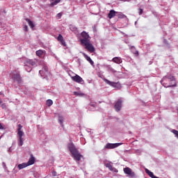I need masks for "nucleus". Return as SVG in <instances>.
<instances>
[{
	"label": "nucleus",
	"mask_w": 178,
	"mask_h": 178,
	"mask_svg": "<svg viewBox=\"0 0 178 178\" xmlns=\"http://www.w3.org/2000/svg\"><path fill=\"white\" fill-rule=\"evenodd\" d=\"M10 77L13 80V81L17 82L18 84L22 83V77L20 76V73L17 71H14L10 74Z\"/></svg>",
	"instance_id": "423d86ee"
},
{
	"label": "nucleus",
	"mask_w": 178,
	"mask_h": 178,
	"mask_svg": "<svg viewBox=\"0 0 178 178\" xmlns=\"http://www.w3.org/2000/svg\"><path fill=\"white\" fill-rule=\"evenodd\" d=\"M113 62H114V63H117L118 65H120V63H122V62H123V60H122V58L120 57H114L112 59Z\"/></svg>",
	"instance_id": "dca6fc26"
},
{
	"label": "nucleus",
	"mask_w": 178,
	"mask_h": 178,
	"mask_svg": "<svg viewBox=\"0 0 178 178\" xmlns=\"http://www.w3.org/2000/svg\"><path fill=\"white\" fill-rule=\"evenodd\" d=\"M2 166L3 169H6V163H5V162H2Z\"/></svg>",
	"instance_id": "ea45409f"
},
{
	"label": "nucleus",
	"mask_w": 178,
	"mask_h": 178,
	"mask_svg": "<svg viewBox=\"0 0 178 178\" xmlns=\"http://www.w3.org/2000/svg\"><path fill=\"white\" fill-rule=\"evenodd\" d=\"M81 37L80 42L81 45L90 42V40H91V37H90V35L86 31L81 32Z\"/></svg>",
	"instance_id": "39448f33"
},
{
	"label": "nucleus",
	"mask_w": 178,
	"mask_h": 178,
	"mask_svg": "<svg viewBox=\"0 0 178 178\" xmlns=\"http://www.w3.org/2000/svg\"><path fill=\"white\" fill-rule=\"evenodd\" d=\"M106 167L108 168V169H109V170H111V172H113V167H112V165H111V163H107L106 165ZM114 172H118V170L114 168Z\"/></svg>",
	"instance_id": "5701e85b"
},
{
	"label": "nucleus",
	"mask_w": 178,
	"mask_h": 178,
	"mask_svg": "<svg viewBox=\"0 0 178 178\" xmlns=\"http://www.w3.org/2000/svg\"><path fill=\"white\" fill-rule=\"evenodd\" d=\"M118 17H120L121 19H123V17H126V15L122 14V13H120L118 15Z\"/></svg>",
	"instance_id": "f704fd0d"
},
{
	"label": "nucleus",
	"mask_w": 178,
	"mask_h": 178,
	"mask_svg": "<svg viewBox=\"0 0 178 178\" xmlns=\"http://www.w3.org/2000/svg\"><path fill=\"white\" fill-rule=\"evenodd\" d=\"M163 42H164V44H165V45H167V47H169V44L168 43V40L164 39Z\"/></svg>",
	"instance_id": "4c0bfd02"
},
{
	"label": "nucleus",
	"mask_w": 178,
	"mask_h": 178,
	"mask_svg": "<svg viewBox=\"0 0 178 178\" xmlns=\"http://www.w3.org/2000/svg\"><path fill=\"white\" fill-rule=\"evenodd\" d=\"M52 175L55 177H56V171H53L52 172Z\"/></svg>",
	"instance_id": "a19ab883"
},
{
	"label": "nucleus",
	"mask_w": 178,
	"mask_h": 178,
	"mask_svg": "<svg viewBox=\"0 0 178 178\" xmlns=\"http://www.w3.org/2000/svg\"><path fill=\"white\" fill-rule=\"evenodd\" d=\"M35 163V158H34V156H33V154H31V157L29 159L28 162L26 163V165H28V166H30L31 165H34Z\"/></svg>",
	"instance_id": "ddd939ff"
},
{
	"label": "nucleus",
	"mask_w": 178,
	"mask_h": 178,
	"mask_svg": "<svg viewBox=\"0 0 178 178\" xmlns=\"http://www.w3.org/2000/svg\"><path fill=\"white\" fill-rule=\"evenodd\" d=\"M115 16H116V11L114 10H110V12L108 15V17L109 19H113V17H115Z\"/></svg>",
	"instance_id": "f3484780"
},
{
	"label": "nucleus",
	"mask_w": 178,
	"mask_h": 178,
	"mask_svg": "<svg viewBox=\"0 0 178 178\" xmlns=\"http://www.w3.org/2000/svg\"><path fill=\"white\" fill-rule=\"evenodd\" d=\"M26 22H27L29 26L31 29L34 28V23H33V22H32L31 20H30V19H26Z\"/></svg>",
	"instance_id": "393cba45"
},
{
	"label": "nucleus",
	"mask_w": 178,
	"mask_h": 178,
	"mask_svg": "<svg viewBox=\"0 0 178 178\" xmlns=\"http://www.w3.org/2000/svg\"><path fill=\"white\" fill-rule=\"evenodd\" d=\"M129 49L131 50V52H132V54L136 55V56H138V51L136 49V47L134 46H131L129 47Z\"/></svg>",
	"instance_id": "a211bd4d"
},
{
	"label": "nucleus",
	"mask_w": 178,
	"mask_h": 178,
	"mask_svg": "<svg viewBox=\"0 0 178 178\" xmlns=\"http://www.w3.org/2000/svg\"><path fill=\"white\" fill-rule=\"evenodd\" d=\"M135 24H137V22H135Z\"/></svg>",
	"instance_id": "c03bdc74"
},
{
	"label": "nucleus",
	"mask_w": 178,
	"mask_h": 178,
	"mask_svg": "<svg viewBox=\"0 0 178 178\" xmlns=\"http://www.w3.org/2000/svg\"><path fill=\"white\" fill-rule=\"evenodd\" d=\"M24 63L25 70H26L28 73H30V72L33 70V67H35V66H37V63L34 60L27 59Z\"/></svg>",
	"instance_id": "7ed1b4c3"
},
{
	"label": "nucleus",
	"mask_w": 178,
	"mask_h": 178,
	"mask_svg": "<svg viewBox=\"0 0 178 178\" xmlns=\"http://www.w3.org/2000/svg\"><path fill=\"white\" fill-rule=\"evenodd\" d=\"M83 47H85L86 49H87L89 52H95V47L91 44L90 42H88L87 43H84L82 44Z\"/></svg>",
	"instance_id": "9d476101"
},
{
	"label": "nucleus",
	"mask_w": 178,
	"mask_h": 178,
	"mask_svg": "<svg viewBox=\"0 0 178 178\" xmlns=\"http://www.w3.org/2000/svg\"><path fill=\"white\" fill-rule=\"evenodd\" d=\"M40 65H42V70L39 71V74L40 77L45 79L49 74L48 67L47 66V63L44 61L40 62Z\"/></svg>",
	"instance_id": "20e7f679"
},
{
	"label": "nucleus",
	"mask_w": 178,
	"mask_h": 178,
	"mask_svg": "<svg viewBox=\"0 0 178 178\" xmlns=\"http://www.w3.org/2000/svg\"><path fill=\"white\" fill-rule=\"evenodd\" d=\"M18 134V141L24 140V138H23V136H24V132L19 131L17 133Z\"/></svg>",
	"instance_id": "6ab92c4d"
},
{
	"label": "nucleus",
	"mask_w": 178,
	"mask_h": 178,
	"mask_svg": "<svg viewBox=\"0 0 178 178\" xmlns=\"http://www.w3.org/2000/svg\"><path fill=\"white\" fill-rule=\"evenodd\" d=\"M23 144H24V140H18L19 147H22Z\"/></svg>",
	"instance_id": "c756f323"
},
{
	"label": "nucleus",
	"mask_w": 178,
	"mask_h": 178,
	"mask_svg": "<svg viewBox=\"0 0 178 178\" xmlns=\"http://www.w3.org/2000/svg\"><path fill=\"white\" fill-rule=\"evenodd\" d=\"M123 143H107L104 148L106 149H113L115 148H118V147H120Z\"/></svg>",
	"instance_id": "1a4fd4ad"
},
{
	"label": "nucleus",
	"mask_w": 178,
	"mask_h": 178,
	"mask_svg": "<svg viewBox=\"0 0 178 178\" xmlns=\"http://www.w3.org/2000/svg\"><path fill=\"white\" fill-rule=\"evenodd\" d=\"M57 17H58V19H61V17H62V13H58V14H57Z\"/></svg>",
	"instance_id": "c9c22d12"
},
{
	"label": "nucleus",
	"mask_w": 178,
	"mask_h": 178,
	"mask_svg": "<svg viewBox=\"0 0 178 178\" xmlns=\"http://www.w3.org/2000/svg\"><path fill=\"white\" fill-rule=\"evenodd\" d=\"M122 99H120L115 103L114 108L115 109L116 112H120V110L122 109Z\"/></svg>",
	"instance_id": "9b49d317"
},
{
	"label": "nucleus",
	"mask_w": 178,
	"mask_h": 178,
	"mask_svg": "<svg viewBox=\"0 0 178 178\" xmlns=\"http://www.w3.org/2000/svg\"><path fill=\"white\" fill-rule=\"evenodd\" d=\"M8 151H10V152H12V150L10 149V148H9Z\"/></svg>",
	"instance_id": "37998d69"
},
{
	"label": "nucleus",
	"mask_w": 178,
	"mask_h": 178,
	"mask_svg": "<svg viewBox=\"0 0 178 178\" xmlns=\"http://www.w3.org/2000/svg\"><path fill=\"white\" fill-rule=\"evenodd\" d=\"M0 95H1V92H0Z\"/></svg>",
	"instance_id": "49530a36"
},
{
	"label": "nucleus",
	"mask_w": 178,
	"mask_h": 178,
	"mask_svg": "<svg viewBox=\"0 0 178 178\" xmlns=\"http://www.w3.org/2000/svg\"><path fill=\"white\" fill-rule=\"evenodd\" d=\"M45 52L44 50H38L36 51V55L37 56H39L40 58H41V56H42V55H44V53Z\"/></svg>",
	"instance_id": "4be33fe9"
},
{
	"label": "nucleus",
	"mask_w": 178,
	"mask_h": 178,
	"mask_svg": "<svg viewBox=\"0 0 178 178\" xmlns=\"http://www.w3.org/2000/svg\"><path fill=\"white\" fill-rule=\"evenodd\" d=\"M72 80L73 81H75V83H83V81H84V80H83V78H81V76H79L78 74H76L74 76H72Z\"/></svg>",
	"instance_id": "f8f14e48"
},
{
	"label": "nucleus",
	"mask_w": 178,
	"mask_h": 178,
	"mask_svg": "<svg viewBox=\"0 0 178 178\" xmlns=\"http://www.w3.org/2000/svg\"><path fill=\"white\" fill-rule=\"evenodd\" d=\"M23 127L22 126V124H19L18 125V133H20V131H22V128Z\"/></svg>",
	"instance_id": "473e14b6"
},
{
	"label": "nucleus",
	"mask_w": 178,
	"mask_h": 178,
	"mask_svg": "<svg viewBox=\"0 0 178 178\" xmlns=\"http://www.w3.org/2000/svg\"><path fill=\"white\" fill-rule=\"evenodd\" d=\"M124 173L127 175V177L129 178H137V174H136V172L129 167L124 168Z\"/></svg>",
	"instance_id": "6e6552de"
},
{
	"label": "nucleus",
	"mask_w": 178,
	"mask_h": 178,
	"mask_svg": "<svg viewBox=\"0 0 178 178\" xmlns=\"http://www.w3.org/2000/svg\"><path fill=\"white\" fill-rule=\"evenodd\" d=\"M88 133H90V131L88 130Z\"/></svg>",
	"instance_id": "a18cd8bd"
},
{
	"label": "nucleus",
	"mask_w": 178,
	"mask_h": 178,
	"mask_svg": "<svg viewBox=\"0 0 178 178\" xmlns=\"http://www.w3.org/2000/svg\"><path fill=\"white\" fill-rule=\"evenodd\" d=\"M0 130H5V125L0 122Z\"/></svg>",
	"instance_id": "2f4dec72"
},
{
	"label": "nucleus",
	"mask_w": 178,
	"mask_h": 178,
	"mask_svg": "<svg viewBox=\"0 0 178 178\" xmlns=\"http://www.w3.org/2000/svg\"><path fill=\"white\" fill-rule=\"evenodd\" d=\"M50 1V6H55V5H58L60 0H49Z\"/></svg>",
	"instance_id": "412c9836"
},
{
	"label": "nucleus",
	"mask_w": 178,
	"mask_h": 178,
	"mask_svg": "<svg viewBox=\"0 0 178 178\" xmlns=\"http://www.w3.org/2000/svg\"><path fill=\"white\" fill-rule=\"evenodd\" d=\"M58 123H60V126L63 127V116H59L58 117Z\"/></svg>",
	"instance_id": "bb28decb"
},
{
	"label": "nucleus",
	"mask_w": 178,
	"mask_h": 178,
	"mask_svg": "<svg viewBox=\"0 0 178 178\" xmlns=\"http://www.w3.org/2000/svg\"><path fill=\"white\" fill-rule=\"evenodd\" d=\"M82 55L85 58V59H86V60H88V62L90 63L92 66H94V61H92V59H91V58L88 56V55L86 54L85 53H82Z\"/></svg>",
	"instance_id": "4468645a"
},
{
	"label": "nucleus",
	"mask_w": 178,
	"mask_h": 178,
	"mask_svg": "<svg viewBox=\"0 0 178 178\" xmlns=\"http://www.w3.org/2000/svg\"><path fill=\"white\" fill-rule=\"evenodd\" d=\"M1 108H2L3 109H6V104H1Z\"/></svg>",
	"instance_id": "58836bf2"
},
{
	"label": "nucleus",
	"mask_w": 178,
	"mask_h": 178,
	"mask_svg": "<svg viewBox=\"0 0 178 178\" xmlns=\"http://www.w3.org/2000/svg\"><path fill=\"white\" fill-rule=\"evenodd\" d=\"M57 40L60 42V41L63 40V36L61 34H59L57 37Z\"/></svg>",
	"instance_id": "c85d7f7f"
},
{
	"label": "nucleus",
	"mask_w": 178,
	"mask_h": 178,
	"mask_svg": "<svg viewBox=\"0 0 178 178\" xmlns=\"http://www.w3.org/2000/svg\"><path fill=\"white\" fill-rule=\"evenodd\" d=\"M27 166H29L27 165V163H22L21 164H19L17 168H18L19 170H22V169H24V168H27Z\"/></svg>",
	"instance_id": "aec40b11"
},
{
	"label": "nucleus",
	"mask_w": 178,
	"mask_h": 178,
	"mask_svg": "<svg viewBox=\"0 0 178 178\" xmlns=\"http://www.w3.org/2000/svg\"><path fill=\"white\" fill-rule=\"evenodd\" d=\"M161 83L165 88H169L170 87H176V78H175V76L168 74L162 78L161 80Z\"/></svg>",
	"instance_id": "f257e3e1"
},
{
	"label": "nucleus",
	"mask_w": 178,
	"mask_h": 178,
	"mask_svg": "<svg viewBox=\"0 0 178 178\" xmlns=\"http://www.w3.org/2000/svg\"><path fill=\"white\" fill-rule=\"evenodd\" d=\"M74 95L75 97H84V93L81 92H74Z\"/></svg>",
	"instance_id": "a878e982"
},
{
	"label": "nucleus",
	"mask_w": 178,
	"mask_h": 178,
	"mask_svg": "<svg viewBox=\"0 0 178 178\" xmlns=\"http://www.w3.org/2000/svg\"><path fill=\"white\" fill-rule=\"evenodd\" d=\"M24 31H29V27L27 26V25L24 26Z\"/></svg>",
	"instance_id": "e433bc0d"
},
{
	"label": "nucleus",
	"mask_w": 178,
	"mask_h": 178,
	"mask_svg": "<svg viewBox=\"0 0 178 178\" xmlns=\"http://www.w3.org/2000/svg\"><path fill=\"white\" fill-rule=\"evenodd\" d=\"M107 69H108V72H111V73H116V70H115V69L112 68V67H111L110 65H108L107 67Z\"/></svg>",
	"instance_id": "cd10ccee"
},
{
	"label": "nucleus",
	"mask_w": 178,
	"mask_h": 178,
	"mask_svg": "<svg viewBox=\"0 0 178 178\" xmlns=\"http://www.w3.org/2000/svg\"><path fill=\"white\" fill-rule=\"evenodd\" d=\"M54 104V102L52 101V99H47L46 101V105L47 106H52V105Z\"/></svg>",
	"instance_id": "b1692460"
},
{
	"label": "nucleus",
	"mask_w": 178,
	"mask_h": 178,
	"mask_svg": "<svg viewBox=\"0 0 178 178\" xmlns=\"http://www.w3.org/2000/svg\"><path fill=\"white\" fill-rule=\"evenodd\" d=\"M138 10H139L138 12L139 15H143L144 10H143L142 8H139Z\"/></svg>",
	"instance_id": "72a5a7b5"
},
{
	"label": "nucleus",
	"mask_w": 178,
	"mask_h": 178,
	"mask_svg": "<svg viewBox=\"0 0 178 178\" xmlns=\"http://www.w3.org/2000/svg\"><path fill=\"white\" fill-rule=\"evenodd\" d=\"M67 147L70 152H71L72 155V158H74V161H76V162L79 163V161L83 158V155H81L79 150H77V148H76L74 144L69 143Z\"/></svg>",
	"instance_id": "f03ea898"
},
{
	"label": "nucleus",
	"mask_w": 178,
	"mask_h": 178,
	"mask_svg": "<svg viewBox=\"0 0 178 178\" xmlns=\"http://www.w3.org/2000/svg\"><path fill=\"white\" fill-rule=\"evenodd\" d=\"M104 81L106 82L108 86H111V87H113V88H117L118 90H120L122 88V86L120 85V83L119 82H113L111 81L106 79H103Z\"/></svg>",
	"instance_id": "0eeeda50"
},
{
	"label": "nucleus",
	"mask_w": 178,
	"mask_h": 178,
	"mask_svg": "<svg viewBox=\"0 0 178 178\" xmlns=\"http://www.w3.org/2000/svg\"><path fill=\"white\" fill-rule=\"evenodd\" d=\"M60 43L61 45L66 47V42H65V40L63 39V40L60 41Z\"/></svg>",
	"instance_id": "7c9ffc66"
},
{
	"label": "nucleus",
	"mask_w": 178,
	"mask_h": 178,
	"mask_svg": "<svg viewBox=\"0 0 178 178\" xmlns=\"http://www.w3.org/2000/svg\"><path fill=\"white\" fill-rule=\"evenodd\" d=\"M124 2H129V0H122Z\"/></svg>",
	"instance_id": "79ce46f5"
},
{
	"label": "nucleus",
	"mask_w": 178,
	"mask_h": 178,
	"mask_svg": "<svg viewBox=\"0 0 178 178\" xmlns=\"http://www.w3.org/2000/svg\"><path fill=\"white\" fill-rule=\"evenodd\" d=\"M145 173H147V175H148V176H149V177H151V178H159V177L155 176V175H154V172L149 171V170H148L147 168H145Z\"/></svg>",
	"instance_id": "2eb2a0df"
}]
</instances>
